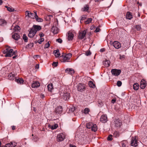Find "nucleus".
I'll return each instance as SVG.
<instances>
[{
  "label": "nucleus",
  "instance_id": "nucleus-1",
  "mask_svg": "<svg viewBox=\"0 0 147 147\" xmlns=\"http://www.w3.org/2000/svg\"><path fill=\"white\" fill-rule=\"evenodd\" d=\"M70 90L69 88L64 89L60 92V96L65 100H67L70 98Z\"/></svg>",
  "mask_w": 147,
  "mask_h": 147
},
{
  "label": "nucleus",
  "instance_id": "nucleus-2",
  "mask_svg": "<svg viewBox=\"0 0 147 147\" xmlns=\"http://www.w3.org/2000/svg\"><path fill=\"white\" fill-rule=\"evenodd\" d=\"M13 51V49H10L8 48H6V49L4 50L3 51V53L5 54V57H11L12 56V55H11L12 52Z\"/></svg>",
  "mask_w": 147,
  "mask_h": 147
},
{
  "label": "nucleus",
  "instance_id": "nucleus-3",
  "mask_svg": "<svg viewBox=\"0 0 147 147\" xmlns=\"http://www.w3.org/2000/svg\"><path fill=\"white\" fill-rule=\"evenodd\" d=\"M71 56L72 54L70 53H69L65 55V56H64L63 54L61 57L63 58V62H65L66 61L69 62L68 60L71 57Z\"/></svg>",
  "mask_w": 147,
  "mask_h": 147
},
{
  "label": "nucleus",
  "instance_id": "nucleus-4",
  "mask_svg": "<svg viewBox=\"0 0 147 147\" xmlns=\"http://www.w3.org/2000/svg\"><path fill=\"white\" fill-rule=\"evenodd\" d=\"M77 89L79 91H80L81 92H83L85 90V86L84 84H79L78 85Z\"/></svg>",
  "mask_w": 147,
  "mask_h": 147
},
{
  "label": "nucleus",
  "instance_id": "nucleus-5",
  "mask_svg": "<svg viewBox=\"0 0 147 147\" xmlns=\"http://www.w3.org/2000/svg\"><path fill=\"white\" fill-rule=\"evenodd\" d=\"M111 72L112 75L116 76H118L120 74L121 71L120 69H113L111 70Z\"/></svg>",
  "mask_w": 147,
  "mask_h": 147
},
{
  "label": "nucleus",
  "instance_id": "nucleus-6",
  "mask_svg": "<svg viewBox=\"0 0 147 147\" xmlns=\"http://www.w3.org/2000/svg\"><path fill=\"white\" fill-rule=\"evenodd\" d=\"M55 26H53L51 28V31L54 33L57 34L58 33L59 31V29L56 27V26L58 25V23L57 22H55Z\"/></svg>",
  "mask_w": 147,
  "mask_h": 147
},
{
  "label": "nucleus",
  "instance_id": "nucleus-7",
  "mask_svg": "<svg viewBox=\"0 0 147 147\" xmlns=\"http://www.w3.org/2000/svg\"><path fill=\"white\" fill-rule=\"evenodd\" d=\"M137 141L136 140V137H132L131 141V144L132 146L136 147L138 146Z\"/></svg>",
  "mask_w": 147,
  "mask_h": 147
},
{
  "label": "nucleus",
  "instance_id": "nucleus-8",
  "mask_svg": "<svg viewBox=\"0 0 147 147\" xmlns=\"http://www.w3.org/2000/svg\"><path fill=\"white\" fill-rule=\"evenodd\" d=\"M86 31L84 30L80 32L78 35V38L80 39H82L84 38L86 36Z\"/></svg>",
  "mask_w": 147,
  "mask_h": 147
},
{
  "label": "nucleus",
  "instance_id": "nucleus-9",
  "mask_svg": "<svg viewBox=\"0 0 147 147\" xmlns=\"http://www.w3.org/2000/svg\"><path fill=\"white\" fill-rule=\"evenodd\" d=\"M65 138V136L63 134H59L57 136V141L59 142L63 141Z\"/></svg>",
  "mask_w": 147,
  "mask_h": 147
},
{
  "label": "nucleus",
  "instance_id": "nucleus-10",
  "mask_svg": "<svg viewBox=\"0 0 147 147\" xmlns=\"http://www.w3.org/2000/svg\"><path fill=\"white\" fill-rule=\"evenodd\" d=\"M25 15L26 17L32 19L35 18V15L34 14V13H32L29 11H26Z\"/></svg>",
  "mask_w": 147,
  "mask_h": 147
},
{
  "label": "nucleus",
  "instance_id": "nucleus-11",
  "mask_svg": "<svg viewBox=\"0 0 147 147\" xmlns=\"http://www.w3.org/2000/svg\"><path fill=\"white\" fill-rule=\"evenodd\" d=\"M36 33V31H34V30L32 28H30L29 31L28 36L30 38H32Z\"/></svg>",
  "mask_w": 147,
  "mask_h": 147
},
{
  "label": "nucleus",
  "instance_id": "nucleus-12",
  "mask_svg": "<svg viewBox=\"0 0 147 147\" xmlns=\"http://www.w3.org/2000/svg\"><path fill=\"white\" fill-rule=\"evenodd\" d=\"M100 120L101 122L102 123H105L107 121V117L106 115H103L101 117Z\"/></svg>",
  "mask_w": 147,
  "mask_h": 147
},
{
  "label": "nucleus",
  "instance_id": "nucleus-13",
  "mask_svg": "<svg viewBox=\"0 0 147 147\" xmlns=\"http://www.w3.org/2000/svg\"><path fill=\"white\" fill-rule=\"evenodd\" d=\"M113 46L116 49H119L120 48L121 45L120 43L117 41H115L113 43Z\"/></svg>",
  "mask_w": 147,
  "mask_h": 147
},
{
  "label": "nucleus",
  "instance_id": "nucleus-14",
  "mask_svg": "<svg viewBox=\"0 0 147 147\" xmlns=\"http://www.w3.org/2000/svg\"><path fill=\"white\" fill-rule=\"evenodd\" d=\"M146 86V82L143 80H142L141 82L140 85V87L142 89H144Z\"/></svg>",
  "mask_w": 147,
  "mask_h": 147
},
{
  "label": "nucleus",
  "instance_id": "nucleus-15",
  "mask_svg": "<svg viewBox=\"0 0 147 147\" xmlns=\"http://www.w3.org/2000/svg\"><path fill=\"white\" fill-rule=\"evenodd\" d=\"M41 27L40 26L34 25L33 26L32 29H33L34 31H36V33L38 31H39L41 30Z\"/></svg>",
  "mask_w": 147,
  "mask_h": 147
},
{
  "label": "nucleus",
  "instance_id": "nucleus-16",
  "mask_svg": "<svg viewBox=\"0 0 147 147\" xmlns=\"http://www.w3.org/2000/svg\"><path fill=\"white\" fill-rule=\"evenodd\" d=\"M16 145V144L15 142H11L6 144L5 147H14Z\"/></svg>",
  "mask_w": 147,
  "mask_h": 147
},
{
  "label": "nucleus",
  "instance_id": "nucleus-17",
  "mask_svg": "<svg viewBox=\"0 0 147 147\" xmlns=\"http://www.w3.org/2000/svg\"><path fill=\"white\" fill-rule=\"evenodd\" d=\"M40 85L39 82L38 81H36L32 84V88H37L39 87Z\"/></svg>",
  "mask_w": 147,
  "mask_h": 147
},
{
  "label": "nucleus",
  "instance_id": "nucleus-18",
  "mask_svg": "<svg viewBox=\"0 0 147 147\" xmlns=\"http://www.w3.org/2000/svg\"><path fill=\"white\" fill-rule=\"evenodd\" d=\"M65 72L68 74L72 75L74 73V70L71 68H67L66 69Z\"/></svg>",
  "mask_w": 147,
  "mask_h": 147
},
{
  "label": "nucleus",
  "instance_id": "nucleus-19",
  "mask_svg": "<svg viewBox=\"0 0 147 147\" xmlns=\"http://www.w3.org/2000/svg\"><path fill=\"white\" fill-rule=\"evenodd\" d=\"M74 34L71 32H69L67 34V38L69 40H72L73 38Z\"/></svg>",
  "mask_w": 147,
  "mask_h": 147
},
{
  "label": "nucleus",
  "instance_id": "nucleus-20",
  "mask_svg": "<svg viewBox=\"0 0 147 147\" xmlns=\"http://www.w3.org/2000/svg\"><path fill=\"white\" fill-rule=\"evenodd\" d=\"M20 37V36L17 33H14L12 35V38L16 40H18Z\"/></svg>",
  "mask_w": 147,
  "mask_h": 147
},
{
  "label": "nucleus",
  "instance_id": "nucleus-21",
  "mask_svg": "<svg viewBox=\"0 0 147 147\" xmlns=\"http://www.w3.org/2000/svg\"><path fill=\"white\" fill-rule=\"evenodd\" d=\"M53 54L56 57H59L60 55L59 49L55 50L53 51Z\"/></svg>",
  "mask_w": 147,
  "mask_h": 147
},
{
  "label": "nucleus",
  "instance_id": "nucleus-22",
  "mask_svg": "<svg viewBox=\"0 0 147 147\" xmlns=\"http://www.w3.org/2000/svg\"><path fill=\"white\" fill-rule=\"evenodd\" d=\"M62 111V107L61 106H59L56 108L55 112L56 113H61Z\"/></svg>",
  "mask_w": 147,
  "mask_h": 147
},
{
  "label": "nucleus",
  "instance_id": "nucleus-23",
  "mask_svg": "<svg viewBox=\"0 0 147 147\" xmlns=\"http://www.w3.org/2000/svg\"><path fill=\"white\" fill-rule=\"evenodd\" d=\"M126 18L127 19H131L132 18V16L131 13L130 12H127L126 14Z\"/></svg>",
  "mask_w": 147,
  "mask_h": 147
},
{
  "label": "nucleus",
  "instance_id": "nucleus-24",
  "mask_svg": "<svg viewBox=\"0 0 147 147\" xmlns=\"http://www.w3.org/2000/svg\"><path fill=\"white\" fill-rule=\"evenodd\" d=\"M7 22L4 19H0V25L4 26L6 25Z\"/></svg>",
  "mask_w": 147,
  "mask_h": 147
},
{
  "label": "nucleus",
  "instance_id": "nucleus-25",
  "mask_svg": "<svg viewBox=\"0 0 147 147\" xmlns=\"http://www.w3.org/2000/svg\"><path fill=\"white\" fill-rule=\"evenodd\" d=\"M103 63L104 65L106 67H109L110 64V62L109 60H106L103 61Z\"/></svg>",
  "mask_w": 147,
  "mask_h": 147
},
{
  "label": "nucleus",
  "instance_id": "nucleus-26",
  "mask_svg": "<svg viewBox=\"0 0 147 147\" xmlns=\"http://www.w3.org/2000/svg\"><path fill=\"white\" fill-rule=\"evenodd\" d=\"M115 126L117 127H119L121 124V122H120L119 119L115 120Z\"/></svg>",
  "mask_w": 147,
  "mask_h": 147
},
{
  "label": "nucleus",
  "instance_id": "nucleus-27",
  "mask_svg": "<svg viewBox=\"0 0 147 147\" xmlns=\"http://www.w3.org/2000/svg\"><path fill=\"white\" fill-rule=\"evenodd\" d=\"M47 88L48 90L49 91L51 92L53 89V85L51 83L48 85L47 86Z\"/></svg>",
  "mask_w": 147,
  "mask_h": 147
},
{
  "label": "nucleus",
  "instance_id": "nucleus-28",
  "mask_svg": "<svg viewBox=\"0 0 147 147\" xmlns=\"http://www.w3.org/2000/svg\"><path fill=\"white\" fill-rule=\"evenodd\" d=\"M89 9V6L88 5H85L81 9V10L82 11H87Z\"/></svg>",
  "mask_w": 147,
  "mask_h": 147
},
{
  "label": "nucleus",
  "instance_id": "nucleus-29",
  "mask_svg": "<svg viewBox=\"0 0 147 147\" xmlns=\"http://www.w3.org/2000/svg\"><path fill=\"white\" fill-rule=\"evenodd\" d=\"M91 130L92 131L94 132L96 131L97 129L96 125L95 124H93L92 126V128H91Z\"/></svg>",
  "mask_w": 147,
  "mask_h": 147
},
{
  "label": "nucleus",
  "instance_id": "nucleus-30",
  "mask_svg": "<svg viewBox=\"0 0 147 147\" xmlns=\"http://www.w3.org/2000/svg\"><path fill=\"white\" fill-rule=\"evenodd\" d=\"M16 81L18 84H22L24 82L23 79H18L16 80Z\"/></svg>",
  "mask_w": 147,
  "mask_h": 147
},
{
  "label": "nucleus",
  "instance_id": "nucleus-31",
  "mask_svg": "<svg viewBox=\"0 0 147 147\" xmlns=\"http://www.w3.org/2000/svg\"><path fill=\"white\" fill-rule=\"evenodd\" d=\"M133 88L135 90H137L139 88V85L137 83L134 84L133 85Z\"/></svg>",
  "mask_w": 147,
  "mask_h": 147
},
{
  "label": "nucleus",
  "instance_id": "nucleus-32",
  "mask_svg": "<svg viewBox=\"0 0 147 147\" xmlns=\"http://www.w3.org/2000/svg\"><path fill=\"white\" fill-rule=\"evenodd\" d=\"M35 18L36 19V21L38 22H42L43 20L41 18L38 17L37 15H36V16L35 17Z\"/></svg>",
  "mask_w": 147,
  "mask_h": 147
},
{
  "label": "nucleus",
  "instance_id": "nucleus-33",
  "mask_svg": "<svg viewBox=\"0 0 147 147\" xmlns=\"http://www.w3.org/2000/svg\"><path fill=\"white\" fill-rule=\"evenodd\" d=\"M14 77V75L12 74H10L8 76V78L10 80H13Z\"/></svg>",
  "mask_w": 147,
  "mask_h": 147
},
{
  "label": "nucleus",
  "instance_id": "nucleus-34",
  "mask_svg": "<svg viewBox=\"0 0 147 147\" xmlns=\"http://www.w3.org/2000/svg\"><path fill=\"white\" fill-rule=\"evenodd\" d=\"M88 84L89 86L92 88H93L95 87V85L93 84V82L91 81L89 82Z\"/></svg>",
  "mask_w": 147,
  "mask_h": 147
},
{
  "label": "nucleus",
  "instance_id": "nucleus-35",
  "mask_svg": "<svg viewBox=\"0 0 147 147\" xmlns=\"http://www.w3.org/2000/svg\"><path fill=\"white\" fill-rule=\"evenodd\" d=\"M93 123L91 122H89L86 125V127L88 129H91Z\"/></svg>",
  "mask_w": 147,
  "mask_h": 147
},
{
  "label": "nucleus",
  "instance_id": "nucleus-36",
  "mask_svg": "<svg viewBox=\"0 0 147 147\" xmlns=\"http://www.w3.org/2000/svg\"><path fill=\"white\" fill-rule=\"evenodd\" d=\"M5 7L7 9V10L9 11L13 12L15 11V9L11 7H8L7 6H5Z\"/></svg>",
  "mask_w": 147,
  "mask_h": 147
},
{
  "label": "nucleus",
  "instance_id": "nucleus-37",
  "mask_svg": "<svg viewBox=\"0 0 147 147\" xmlns=\"http://www.w3.org/2000/svg\"><path fill=\"white\" fill-rule=\"evenodd\" d=\"M23 39L25 42H28V38L27 37L25 34H23Z\"/></svg>",
  "mask_w": 147,
  "mask_h": 147
},
{
  "label": "nucleus",
  "instance_id": "nucleus-38",
  "mask_svg": "<svg viewBox=\"0 0 147 147\" xmlns=\"http://www.w3.org/2000/svg\"><path fill=\"white\" fill-rule=\"evenodd\" d=\"M92 20V18H88L87 19V20L85 21L86 24H88L91 23Z\"/></svg>",
  "mask_w": 147,
  "mask_h": 147
},
{
  "label": "nucleus",
  "instance_id": "nucleus-39",
  "mask_svg": "<svg viewBox=\"0 0 147 147\" xmlns=\"http://www.w3.org/2000/svg\"><path fill=\"white\" fill-rule=\"evenodd\" d=\"M90 111V109L88 108H86L84 110V113L85 114H88L89 112Z\"/></svg>",
  "mask_w": 147,
  "mask_h": 147
},
{
  "label": "nucleus",
  "instance_id": "nucleus-40",
  "mask_svg": "<svg viewBox=\"0 0 147 147\" xmlns=\"http://www.w3.org/2000/svg\"><path fill=\"white\" fill-rule=\"evenodd\" d=\"M119 132L118 131H115L114 132L113 134V136L115 137H117L119 136Z\"/></svg>",
  "mask_w": 147,
  "mask_h": 147
},
{
  "label": "nucleus",
  "instance_id": "nucleus-41",
  "mask_svg": "<svg viewBox=\"0 0 147 147\" xmlns=\"http://www.w3.org/2000/svg\"><path fill=\"white\" fill-rule=\"evenodd\" d=\"M135 27L137 30H140L141 29V27L140 25H136V26Z\"/></svg>",
  "mask_w": 147,
  "mask_h": 147
},
{
  "label": "nucleus",
  "instance_id": "nucleus-42",
  "mask_svg": "<svg viewBox=\"0 0 147 147\" xmlns=\"http://www.w3.org/2000/svg\"><path fill=\"white\" fill-rule=\"evenodd\" d=\"M58 125L57 124H55V125H52L51 127V128L52 129H55L57 128V127H58Z\"/></svg>",
  "mask_w": 147,
  "mask_h": 147
},
{
  "label": "nucleus",
  "instance_id": "nucleus-43",
  "mask_svg": "<svg viewBox=\"0 0 147 147\" xmlns=\"http://www.w3.org/2000/svg\"><path fill=\"white\" fill-rule=\"evenodd\" d=\"M20 29V27L18 26H16L14 28V30L15 31H18Z\"/></svg>",
  "mask_w": 147,
  "mask_h": 147
},
{
  "label": "nucleus",
  "instance_id": "nucleus-44",
  "mask_svg": "<svg viewBox=\"0 0 147 147\" xmlns=\"http://www.w3.org/2000/svg\"><path fill=\"white\" fill-rule=\"evenodd\" d=\"M58 62H53L52 63V65L53 66L56 67L58 65Z\"/></svg>",
  "mask_w": 147,
  "mask_h": 147
},
{
  "label": "nucleus",
  "instance_id": "nucleus-45",
  "mask_svg": "<svg viewBox=\"0 0 147 147\" xmlns=\"http://www.w3.org/2000/svg\"><path fill=\"white\" fill-rule=\"evenodd\" d=\"M112 137V136L111 135H109L107 138V139L108 140L111 141L113 139Z\"/></svg>",
  "mask_w": 147,
  "mask_h": 147
},
{
  "label": "nucleus",
  "instance_id": "nucleus-46",
  "mask_svg": "<svg viewBox=\"0 0 147 147\" xmlns=\"http://www.w3.org/2000/svg\"><path fill=\"white\" fill-rule=\"evenodd\" d=\"M91 54V52H90V51H87L85 53V55L87 56L90 55Z\"/></svg>",
  "mask_w": 147,
  "mask_h": 147
},
{
  "label": "nucleus",
  "instance_id": "nucleus-47",
  "mask_svg": "<svg viewBox=\"0 0 147 147\" xmlns=\"http://www.w3.org/2000/svg\"><path fill=\"white\" fill-rule=\"evenodd\" d=\"M44 39L43 38H41L38 40V42L40 44H41L44 41Z\"/></svg>",
  "mask_w": 147,
  "mask_h": 147
},
{
  "label": "nucleus",
  "instance_id": "nucleus-48",
  "mask_svg": "<svg viewBox=\"0 0 147 147\" xmlns=\"http://www.w3.org/2000/svg\"><path fill=\"white\" fill-rule=\"evenodd\" d=\"M122 84V82L121 81H118L117 82V85L118 86H120Z\"/></svg>",
  "mask_w": 147,
  "mask_h": 147
},
{
  "label": "nucleus",
  "instance_id": "nucleus-49",
  "mask_svg": "<svg viewBox=\"0 0 147 147\" xmlns=\"http://www.w3.org/2000/svg\"><path fill=\"white\" fill-rule=\"evenodd\" d=\"M56 41L60 43H62V40L61 38H58L56 40Z\"/></svg>",
  "mask_w": 147,
  "mask_h": 147
},
{
  "label": "nucleus",
  "instance_id": "nucleus-50",
  "mask_svg": "<svg viewBox=\"0 0 147 147\" xmlns=\"http://www.w3.org/2000/svg\"><path fill=\"white\" fill-rule=\"evenodd\" d=\"M50 46V44L49 43V42H48L47 43L45 44V48H48Z\"/></svg>",
  "mask_w": 147,
  "mask_h": 147
},
{
  "label": "nucleus",
  "instance_id": "nucleus-51",
  "mask_svg": "<svg viewBox=\"0 0 147 147\" xmlns=\"http://www.w3.org/2000/svg\"><path fill=\"white\" fill-rule=\"evenodd\" d=\"M125 58V55H120L119 59L121 60H123Z\"/></svg>",
  "mask_w": 147,
  "mask_h": 147
},
{
  "label": "nucleus",
  "instance_id": "nucleus-52",
  "mask_svg": "<svg viewBox=\"0 0 147 147\" xmlns=\"http://www.w3.org/2000/svg\"><path fill=\"white\" fill-rule=\"evenodd\" d=\"M75 109V107H72V108H71L69 109V111H71V112H73Z\"/></svg>",
  "mask_w": 147,
  "mask_h": 147
},
{
  "label": "nucleus",
  "instance_id": "nucleus-53",
  "mask_svg": "<svg viewBox=\"0 0 147 147\" xmlns=\"http://www.w3.org/2000/svg\"><path fill=\"white\" fill-rule=\"evenodd\" d=\"M100 30V29L98 27H97L96 28V29L94 30V32H99Z\"/></svg>",
  "mask_w": 147,
  "mask_h": 147
},
{
  "label": "nucleus",
  "instance_id": "nucleus-54",
  "mask_svg": "<svg viewBox=\"0 0 147 147\" xmlns=\"http://www.w3.org/2000/svg\"><path fill=\"white\" fill-rule=\"evenodd\" d=\"M17 53V51L16 50L15 51H13L12 52V54H11V55H12V56L13 55H16Z\"/></svg>",
  "mask_w": 147,
  "mask_h": 147
},
{
  "label": "nucleus",
  "instance_id": "nucleus-55",
  "mask_svg": "<svg viewBox=\"0 0 147 147\" xmlns=\"http://www.w3.org/2000/svg\"><path fill=\"white\" fill-rule=\"evenodd\" d=\"M39 35L40 38H42L44 36V34L42 33L41 32L39 34Z\"/></svg>",
  "mask_w": 147,
  "mask_h": 147
},
{
  "label": "nucleus",
  "instance_id": "nucleus-56",
  "mask_svg": "<svg viewBox=\"0 0 147 147\" xmlns=\"http://www.w3.org/2000/svg\"><path fill=\"white\" fill-rule=\"evenodd\" d=\"M116 101V100L115 99H113L111 100V102L112 103H114Z\"/></svg>",
  "mask_w": 147,
  "mask_h": 147
},
{
  "label": "nucleus",
  "instance_id": "nucleus-57",
  "mask_svg": "<svg viewBox=\"0 0 147 147\" xmlns=\"http://www.w3.org/2000/svg\"><path fill=\"white\" fill-rule=\"evenodd\" d=\"M39 68V65L38 64H36L35 66V69H38Z\"/></svg>",
  "mask_w": 147,
  "mask_h": 147
},
{
  "label": "nucleus",
  "instance_id": "nucleus-58",
  "mask_svg": "<svg viewBox=\"0 0 147 147\" xmlns=\"http://www.w3.org/2000/svg\"><path fill=\"white\" fill-rule=\"evenodd\" d=\"M85 19H86V17H82V18H81V19L80 22H81L82 21H83V20H84Z\"/></svg>",
  "mask_w": 147,
  "mask_h": 147
},
{
  "label": "nucleus",
  "instance_id": "nucleus-59",
  "mask_svg": "<svg viewBox=\"0 0 147 147\" xmlns=\"http://www.w3.org/2000/svg\"><path fill=\"white\" fill-rule=\"evenodd\" d=\"M105 50V49L104 48H102L100 49V52H102L104 51Z\"/></svg>",
  "mask_w": 147,
  "mask_h": 147
},
{
  "label": "nucleus",
  "instance_id": "nucleus-60",
  "mask_svg": "<svg viewBox=\"0 0 147 147\" xmlns=\"http://www.w3.org/2000/svg\"><path fill=\"white\" fill-rule=\"evenodd\" d=\"M35 57H36V58H38V57H40V56L39 55H34V58H35Z\"/></svg>",
  "mask_w": 147,
  "mask_h": 147
},
{
  "label": "nucleus",
  "instance_id": "nucleus-61",
  "mask_svg": "<svg viewBox=\"0 0 147 147\" xmlns=\"http://www.w3.org/2000/svg\"><path fill=\"white\" fill-rule=\"evenodd\" d=\"M34 14L35 15V17L36 16V15H37V14L36 11H34Z\"/></svg>",
  "mask_w": 147,
  "mask_h": 147
},
{
  "label": "nucleus",
  "instance_id": "nucleus-62",
  "mask_svg": "<svg viewBox=\"0 0 147 147\" xmlns=\"http://www.w3.org/2000/svg\"><path fill=\"white\" fill-rule=\"evenodd\" d=\"M33 45V44H32V43H30V44H28V46L29 47L30 46H31V47H32Z\"/></svg>",
  "mask_w": 147,
  "mask_h": 147
},
{
  "label": "nucleus",
  "instance_id": "nucleus-63",
  "mask_svg": "<svg viewBox=\"0 0 147 147\" xmlns=\"http://www.w3.org/2000/svg\"><path fill=\"white\" fill-rule=\"evenodd\" d=\"M44 97V95L43 94H42L40 95V97L42 98H43Z\"/></svg>",
  "mask_w": 147,
  "mask_h": 147
},
{
  "label": "nucleus",
  "instance_id": "nucleus-64",
  "mask_svg": "<svg viewBox=\"0 0 147 147\" xmlns=\"http://www.w3.org/2000/svg\"><path fill=\"white\" fill-rule=\"evenodd\" d=\"M15 56L13 57V59H15L17 57V55H14Z\"/></svg>",
  "mask_w": 147,
  "mask_h": 147
}]
</instances>
